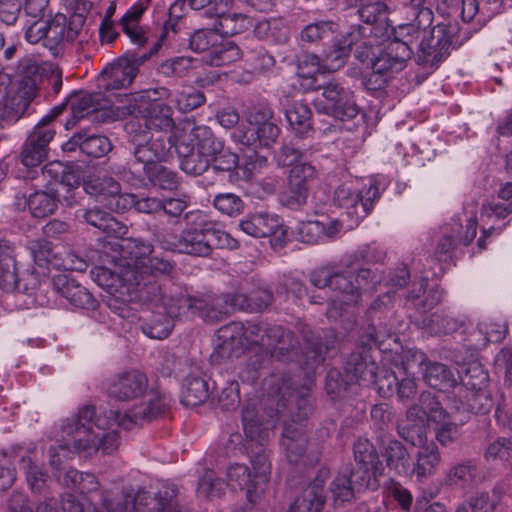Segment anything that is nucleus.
Segmentation results:
<instances>
[{"label":"nucleus","instance_id":"1","mask_svg":"<svg viewBox=\"0 0 512 512\" xmlns=\"http://www.w3.org/2000/svg\"><path fill=\"white\" fill-rule=\"evenodd\" d=\"M94 414L95 407L85 405L75 416L63 420L60 429L63 443L48 450L49 464L53 469L60 470L63 460L70 458L72 453L91 457L98 451L104 455L112 454L118 448L116 433H93L91 420Z\"/></svg>","mask_w":512,"mask_h":512},{"label":"nucleus","instance_id":"2","mask_svg":"<svg viewBox=\"0 0 512 512\" xmlns=\"http://www.w3.org/2000/svg\"><path fill=\"white\" fill-rule=\"evenodd\" d=\"M382 274L370 268H360L356 274L339 271L334 267H321L310 274V282L316 288L328 287L334 293V299L328 306L326 315L337 320L344 310L343 306H353L361 299L362 291L374 290L382 281Z\"/></svg>","mask_w":512,"mask_h":512},{"label":"nucleus","instance_id":"3","mask_svg":"<svg viewBox=\"0 0 512 512\" xmlns=\"http://www.w3.org/2000/svg\"><path fill=\"white\" fill-rule=\"evenodd\" d=\"M274 382L278 384L277 393L281 397L282 406L286 405L285 402L288 404L295 402L298 409L297 419L292 418L291 421L284 422L281 438V446L288 461L298 462L304 455L307 445L303 422L311 410L307 398L308 389H296L291 377L281 376L275 378Z\"/></svg>","mask_w":512,"mask_h":512},{"label":"nucleus","instance_id":"4","mask_svg":"<svg viewBox=\"0 0 512 512\" xmlns=\"http://www.w3.org/2000/svg\"><path fill=\"white\" fill-rule=\"evenodd\" d=\"M153 247L150 243L142 241L129 242L124 255V270L121 272L113 271L105 266H96L91 270L92 279L100 287L106 289L109 293L117 290L123 282L138 281V276L130 277L129 273H153V268L157 269L159 261L151 258Z\"/></svg>","mask_w":512,"mask_h":512},{"label":"nucleus","instance_id":"5","mask_svg":"<svg viewBox=\"0 0 512 512\" xmlns=\"http://www.w3.org/2000/svg\"><path fill=\"white\" fill-rule=\"evenodd\" d=\"M196 227L183 231L180 237L171 233L162 235V249L207 257L216 248H223L229 241V235L216 228L211 222L204 221L201 213L196 215Z\"/></svg>","mask_w":512,"mask_h":512},{"label":"nucleus","instance_id":"6","mask_svg":"<svg viewBox=\"0 0 512 512\" xmlns=\"http://www.w3.org/2000/svg\"><path fill=\"white\" fill-rule=\"evenodd\" d=\"M471 36L458 23H440L424 36L418 46L416 61L419 65H434L446 58L451 48L460 47Z\"/></svg>","mask_w":512,"mask_h":512},{"label":"nucleus","instance_id":"7","mask_svg":"<svg viewBox=\"0 0 512 512\" xmlns=\"http://www.w3.org/2000/svg\"><path fill=\"white\" fill-rule=\"evenodd\" d=\"M323 99L316 102L318 112L346 121L354 119L359 113L354 93L337 80H330L319 86Z\"/></svg>","mask_w":512,"mask_h":512},{"label":"nucleus","instance_id":"8","mask_svg":"<svg viewBox=\"0 0 512 512\" xmlns=\"http://www.w3.org/2000/svg\"><path fill=\"white\" fill-rule=\"evenodd\" d=\"M168 144L167 152L162 153V162H172L181 156H189L195 150V127L190 123H179L176 125L171 118L170 107H167V113L162 106V134Z\"/></svg>","mask_w":512,"mask_h":512},{"label":"nucleus","instance_id":"9","mask_svg":"<svg viewBox=\"0 0 512 512\" xmlns=\"http://www.w3.org/2000/svg\"><path fill=\"white\" fill-rule=\"evenodd\" d=\"M159 414L160 398L156 396L145 408H143L142 411L135 413L134 416L113 410L104 413H98L95 410V414L91 420V426L94 434H99L100 432L108 434L110 432H114L118 435L115 430L108 429H110L114 424H117L119 427L129 430L132 429L139 420L149 422L157 418ZM117 442L119 443V436H117Z\"/></svg>","mask_w":512,"mask_h":512},{"label":"nucleus","instance_id":"10","mask_svg":"<svg viewBox=\"0 0 512 512\" xmlns=\"http://www.w3.org/2000/svg\"><path fill=\"white\" fill-rule=\"evenodd\" d=\"M308 149L297 147L294 143L284 144L278 154L277 163L282 167H291L288 176L289 184L310 190L312 182L317 177L316 168L307 158Z\"/></svg>","mask_w":512,"mask_h":512},{"label":"nucleus","instance_id":"11","mask_svg":"<svg viewBox=\"0 0 512 512\" xmlns=\"http://www.w3.org/2000/svg\"><path fill=\"white\" fill-rule=\"evenodd\" d=\"M34 445H14L9 448L10 457L18 461L20 470L25 474L26 482L34 494L45 495L49 490L50 477L45 469L35 460Z\"/></svg>","mask_w":512,"mask_h":512},{"label":"nucleus","instance_id":"12","mask_svg":"<svg viewBox=\"0 0 512 512\" xmlns=\"http://www.w3.org/2000/svg\"><path fill=\"white\" fill-rule=\"evenodd\" d=\"M403 40L395 37L390 40L375 58L371 60V69L386 73L390 77L402 71L413 55L412 37Z\"/></svg>","mask_w":512,"mask_h":512},{"label":"nucleus","instance_id":"13","mask_svg":"<svg viewBox=\"0 0 512 512\" xmlns=\"http://www.w3.org/2000/svg\"><path fill=\"white\" fill-rule=\"evenodd\" d=\"M17 72L19 75L17 94L11 98V101L16 108V115L21 117L37 95L41 76L37 62L30 57L19 61Z\"/></svg>","mask_w":512,"mask_h":512},{"label":"nucleus","instance_id":"14","mask_svg":"<svg viewBox=\"0 0 512 512\" xmlns=\"http://www.w3.org/2000/svg\"><path fill=\"white\" fill-rule=\"evenodd\" d=\"M268 342L265 351L272 357L283 362L299 360V343L293 332L282 326H268Z\"/></svg>","mask_w":512,"mask_h":512},{"label":"nucleus","instance_id":"15","mask_svg":"<svg viewBox=\"0 0 512 512\" xmlns=\"http://www.w3.org/2000/svg\"><path fill=\"white\" fill-rule=\"evenodd\" d=\"M234 302L233 294L192 298L191 314L199 316L206 322H219L236 309Z\"/></svg>","mask_w":512,"mask_h":512},{"label":"nucleus","instance_id":"16","mask_svg":"<svg viewBox=\"0 0 512 512\" xmlns=\"http://www.w3.org/2000/svg\"><path fill=\"white\" fill-rule=\"evenodd\" d=\"M110 101L102 99L101 93H86V92H75L72 93L66 103L61 104L63 109L69 105L71 109V118L65 123V128L68 130L76 125V123L92 114L99 111L108 110V104Z\"/></svg>","mask_w":512,"mask_h":512},{"label":"nucleus","instance_id":"17","mask_svg":"<svg viewBox=\"0 0 512 512\" xmlns=\"http://www.w3.org/2000/svg\"><path fill=\"white\" fill-rule=\"evenodd\" d=\"M83 189L109 210H121V198L124 194H121V185L114 178H90L83 183Z\"/></svg>","mask_w":512,"mask_h":512},{"label":"nucleus","instance_id":"18","mask_svg":"<svg viewBox=\"0 0 512 512\" xmlns=\"http://www.w3.org/2000/svg\"><path fill=\"white\" fill-rule=\"evenodd\" d=\"M51 286L55 293L65 298L74 307L82 309L96 308L97 302L88 289L65 274L53 276Z\"/></svg>","mask_w":512,"mask_h":512},{"label":"nucleus","instance_id":"19","mask_svg":"<svg viewBox=\"0 0 512 512\" xmlns=\"http://www.w3.org/2000/svg\"><path fill=\"white\" fill-rule=\"evenodd\" d=\"M148 380L146 376L137 371L121 373L111 379L108 393L109 396L121 400H131L141 396L147 389Z\"/></svg>","mask_w":512,"mask_h":512},{"label":"nucleus","instance_id":"20","mask_svg":"<svg viewBox=\"0 0 512 512\" xmlns=\"http://www.w3.org/2000/svg\"><path fill=\"white\" fill-rule=\"evenodd\" d=\"M245 325L241 322H231L222 326L217 332L215 353L220 359L238 357L244 350L243 335Z\"/></svg>","mask_w":512,"mask_h":512},{"label":"nucleus","instance_id":"21","mask_svg":"<svg viewBox=\"0 0 512 512\" xmlns=\"http://www.w3.org/2000/svg\"><path fill=\"white\" fill-rule=\"evenodd\" d=\"M377 365L366 351L353 352L346 364L345 374L347 381L359 385H370L376 381Z\"/></svg>","mask_w":512,"mask_h":512},{"label":"nucleus","instance_id":"22","mask_svg":"<svg viewBox=\"0 0 512 512\" xmlns=\"http://www.w3.org/2000/svg\"><path fill=\"white\" fill-rule=\"evenodd\" d=\"M419 364L423 368V380L432 388L448 390L457 386V378L453 371L445 364L432 362L420 353Z\"/></svg>","mask_w":512,"mask_h":512},{"label":"nucleus","instance_id":"23","mask_svg":"<svg viewBox=\"0 0 512 512\" xmlns=\"http://www.w3.org/2000/svg\"><path fill=\"white\" fill-rule=\"evenodd\" d=\"M77 492L83 495L87 502L95 503V506L101 505L107 512L121 510L119 505H114L111 501L110 492L101 486L98 478L92 473H83Z\"/></svg>","mask_w":512,"mask_h":512},{"label":"nucleus","instance_id":"24","mask_svg":"<svg viewBox=\"0 0 512 512\" xmlns=\"http://www.w3.org/2000/svg\"><path fill=\"white\" fill-rule=\"evenodd\" d=\"M257 483L258 481L252 479L251 473L245 465L234 464L231 465L227 471L226 486H229L232 490L242 492L250 507L254 505L259 498V493L256 488Z\"/></svg>","mask_w":512,"mask_h":512},{"label":"nucleus","instance_id":"25","mask_svg":"<svg viewBox=\"0 0 512 512\" xmlns=\"http://www.w3.org/2000/svg\"><path fill=\"white\" fill-rule=\"evenodd\" d=\"M289 102L288 98L285 99V102L281 100L290 127L300 137L308 136L309 132L312 131V111L310 107L303 101Z\"/></svg>","mask_w":512,"mask_h":512},{"label":"nucleus","instance_id":"26","mask_svg":"<svg viewBox=\"0 0 512 512\" xmlns=\"http://www.w3.org/2000/svg\"><path fill=\"white\" fill-rule=\"evenodd\" d=\"M239 227L249 236L262 238L275 234L281 228V222L277 215L256 213L242 219Z\"/></svg>","mask_w":512,"mask_h":512},{"label":"nucleus","instance_id":"27","mask_svg":"<svg viewBox=\"0 0 512 512\" xmlns=\"http://www.w3.org/2000/svg\"><path fill=\"white\" fill-rule=\"evenodd\" d=\"M150 4L151 0H139L132 5L120 19L123 32L138 46H143L147 42V37L144 31L139 27V22Z\"/></svg>","mask_w":512,"mask_h":512},{"label":"nucleus","instance_id":"28","mask_svg":"<svg viewBox=\"0 0 512 512\" xmlns=\"http://www.w3.org/2000/svg\"><path fill=\"white\" fill-rule=\"evenodd\" d=\"M416 463L411 472L419 482H423L433 476L441 462V455L435 443L419 446Z\"/></svg>","mask_w":512,"mask_h":512},{"label":"nucleus","instance_id":"29","mask_svg":"<svg viewBox=\"0 0 512 512\" xmlns=\"http://www.w3.org/2000/svg\"><path fill=\"white\" fill-rule=\"evenodd\" d=\"M165 310L162 314V339L167 337L174 328V321L192 310V298L180 293L162 301Z\"/></svg>","mask_w":512,"mask_h":512},{"label":"nucleus","instance_id":"30","mask_svg":"<svg viewBox=\"0 0 512 512\" xmlns=\"http://www.w3.org/2000/svg\"><path fill=\"white\" fill-rule=\"evenodd\" d=\"M103 75L106 77L105 89L110 91L128 88L137 74L135 68L121 56L105 68Z\"/></svg>","mask_w":512,"mask_h":512},{"label":"nucleus","instance_id":"31","mask_svg":"<svg viewBox=\"0 0 512 512\" xmlns=\"http://www.w3.org/2000/svg\"><path fill=\"white\" fill-rule=\"evenodd\" d=\"M158 141L138 145L135 149V158L143 164V170L149 180L156 184L160 178V154Z\"/></svg>","mask_w":512,"mask_h":512},{"label":"nucleus","instance_id":"32","mask_svg":"<svg viewBox=\"0 0 512 512\" xmlns=\"http://www.w3.org/2000/svg\"><path fill=\"white\" fill-rule=\"evenodd\" d=\"M60 202V190L35 191L27 200L29 210L33 217L44 218L53 214Z\"/></svg>","mask_w":512,"mask_h":512},{"label":"nucleus","instance_id":"33","mask_svg":"<svg viewBox=\"0 0 512 512\" xmlns=\"http://www.w3.org/2000/svg\"><path fill=\"white\" fill-rule=\"evenodd\" d=\"M357 42L355 32H348L344 40L333 43L323 57L324 69L328 72L340 69L349 57L352 45Z\"/></svg>","mask_w":512,"mask_h":512},{"label":"nucleus","instance_id":"34","mask_svg":"<svg viewBox=\"0 0 512 512\" xmlns=\"http://www.w3.org/2000/svg\"><path fill=\"white\" fill-rule=\"evenodd\" d=\"M431 5L430 0H410L407 13L415 24L401 27V33L406 32L405 35L409 36L411 31L419 33V30L429 27L433 22Z\"/></svg>","mask_w":512,"mask_h":512},{"label":"nucleus","instance_id":"35","mask_svg":"<svg viewBox=\"0 0 512 512\" xmlns=\"http://www.w3.org/2000/svg\"><path fill=\"white\" fill-rule=\"evenodd\" d=\"M386 466L398 475H407L410 468V455L398 440H390L382 453Z\"/></svg>","mask_w":512,"mask_h":512},{"label":"nucleus","instance_id":"36","mask_svg":"<svg viewBox=\"0 0 512 512\" xmlns=\"http://www.w3.org/2000/svg\"><path fill=\"white\" fill-rule=\"evenodd\" d=\"M140 112L146 118L145 125L148 130L159 131L160 97L157 89H148L137 95Z\"/></svg>","mask_w":512,"mask_h":512},{"label":"nucleus","instance_id":"37","mask_svg":"<svg viewBox=\"0 0 512 512\" xmlns=\"http://www.w3.org/2000/svg\"><path fill=\"white\" fill-rule=\"evenodd\" d=\"M217 20L214 23V28L220 36H232L239 34L252 26V21L242 13H227L215 14Z\"/></svg>","mask_w":512,"mask_h":512},{"label":"nucleus","instance_id":"38","mask_svg":"<svg viewBox=\"0 0 512 512\" xmlns=\"http://www.w3.org/2000/svg\"><path fill=\"white\" fill-rule=\"evenodd\" d=\"M356 466L371 467L375 475H382L384 468L374 445L367 439H358L353 445Z\"/></svg>","mask_w":512,"mask_h":512},{"label":"nucleus","instance_id":"39","mask_svg":"<svg viewBox=\"0 0 512 512\" xmlns=\"http://www.w3.org/2000/svg\"><path fill=\"white\" fill-rule=\"evenodd\" d=\"M63 111V106H56L53 108L49 115L43 117L30 132L27 139L31 140L36 145L49 148L50 142L56 135V129L53 125L54 119Z\"/></svg>","mask_w":512,"mask_h":512},{"label":"nucleus","instance_id":"40","mask_svg":"<svg viewBox=\"0 0 512 512\" xmlns=\"http://www.w3.org/2000/svg\"><path fill=\"white\" fill-rule=\"evenodd\" d=\"M172 96L171 92L167 88L162 87V100L166 99L169 102L165 105H162L167 113V107H170V113L172 114L171 104L174 105L179 111L187 112L192 111L193 109L198 108L205 102V96L200 91H193L189 89V91H182L176 94L174 99L170 100Z\"/></svg>","mask_w":512,"mask_h":512},{"label":"nucleus","instance_id":"41","mask_svg":"<svg viewBox=\"0 0 512 512\" xmlns=\"http://www.w3.org/2000/svg\"><path fill=\"white\" fill-rule=\"evenodd\" d=\"M195 149L208 161L225 148L224 142L217 138L213 131L205 125L195 126Z\"/></svg>","mask_w":512,"mask_h":512},{"label":"nucleus","instance_id":"42","mask_svg":"<svg viewBox=\"0 0 512 512\" xmlns=\"http://www.w3.org/2000/svg\"><path fill=\"white\" fill-rule=\"evenodd\" d=\"M187 208V202L182 198H171L162 195V230L168 232V227H181L183 218L188 219L189 214L183 216L184 210Z\"/></svg>","mask_w":512,"mask_h":512},{"label":"nucleus","instance_id":"43","mask_svg":"<svg viewBox=\"0 0 512 512\" xmlns=\"http://www.w3.org/2000/svg\"><path fill=\"white\" fill-rule=\"evenodd\" d=\"M234 305L236 309L250 312H258L267 308L273 301V294L267 289L259 288L250 294L236 293Z\"/></svg>","mask_w":512,"mask_h":512},{"label":"nucleus","instance_id":"44","mask_svg":"<svg viewBox=\"0 0 512 512\" xmlns=\"http://www.w3.org/2000/svg\"><path fill=\"white\" fill-rule=\"evenodd\" d=\"M425 325L432 334L448 335L458 331L464 325V320L451 313L438 311L425 321Z\"/></svg>","mask_w":512,"mask_h":512},{"label":"nucleus","instance_id":"45","mask_svg":"<svg viewBox=\"0 0 512 512\" xmlns=\"http://www.w3.org/2000/svg\"><path fill=\"white\" fill-rule=\"evenodd\" d=\"M116 102L111 105L108 104L110 112H104L102 116L106 121L107 119L125 118L130 115L142 114L140 112V104L137 95L133 94H117L115 95ZM111 103V101L109 102Z\"/></svg>","mask_w":512,"mask_h":512},{"label":"nucleus","instance_id":"46","mask_svg":"<svg viewBox=\"0 0 512 512\" xmlns=\"http://www.w3.org/2000/svg\"><path fill=\"white\" fill-rule=\"evenodd\" d=\"M115 505L121 507L119 512H159L158 501L144 490L125 495L123 504Z\"/></svg>","mask_w":512,"mask_h":512},{"label":"nucleus","instance_id":"47","mask_svg":"<svg viewBox=\"0 0 512 512\" xmlns=\"http://www.w3.org/2000/svg\"><path fill=\"white\" fill-rule=\"evenodd\" d=\"M512 212V183H506L498 193L497 200L486 203L482 207V216L498 219L505 218Z\"/></svg>","mask_w":512,"mask_h":512},{"label":"nucleus","instance_id":"48","mask_svg":"<svg viewBox=\"0 0 512 512\" xmlns=\"http://www.w3.org/2000/svg\"><path fill=\"white\" fill-rule=\"evenodd\" d=\"M76 218L106 233L114 232L117 225L116 220L109 212L96 207L77 210Z\"/></svg>","mask_w":512,"mask_h":512},{"label":"nucleus","instance_id":"49","mask_svg":"<svg viewBox=\"0 0 512 512\" xmlns=\"http://www.w3.org/2000/svg\"><path fill=\"white\" fill-rule=\"evenodd\" d=\"M209 398L208 383L199 377H188L182 396V403L185 406H199Z\"/></svg>","mask_w":512,"mask_h":512},{"label":"nucleus","instance_id":"50","mask_svg":"<svg viewBox=\"0 0 512 512\" xmlns=\"http://www.w3.org/2000/svg\"><path fill=\"white\" fill-rule=\"evenodd\" d=\"M417 404L423 410L429 421L440 423L450 417V413L443 408L437 395L431 391H423L418 398Z\"/></svg>","mask_w":512,"mask_h":512},{"label":"nucleus","instance_id":"51","mask_svg":"<svg viewBox=\"0 0 512 512\" xmlns=\"http://www.w3.org/2000/svg\"><path fill=\"white\" fill-rule=\"evenodd\" d=\"M329 349V345L323 343L318 338H307L305 352L299 353V360L296 361L303 368L313 370L324 361V353Z\"/></svg>","mask_w":512,"mask_h":512},{"label":"nucleus","instance_id":"52","mask_svg":"<svg viewBox=\"0 0 512 512\" xmlns=\"http://www.w3.org/2000/svg\"><path fill=\"white\" fill-rule=\"evenodd\" d=\"M379 11L378 4L366 5L357 9L356 14L358 15V18L361 22L366 24V26L357 24L351 27L352 30L350 32H355V37H357L358 41L373 34L375 29L373 25L379 18Z\"/></svg>","mask_w":512,"mask_h":512},{"label":"nucleus","instance_id":"53","mask_svg":"<svg viewBox=\"0 0 512 512\" xmlns=\"http://www.w3.org/2000/svg\"><path fill=\"white\" fill-rule=\"evenodd\" d=\"M209 63L212 66H223L235 62L241 58L239 47L232 41L226 40L211 50L209 54Z\"/></svg>","mask_w":512,"mask_h":512},{"label":"nucleus","instance_id":"54","mask_svg":"<svg viewBox=\"0 0 512 512\" xmlns=\"http://www.w3.org/2000/svg\"><path fill=\"white\" fill-rule=\"evenodd\" d=\"M399 370V378L395 394L402 402L411 400L417 393V383L415 377L411 373V364L409 362L402 363Z\"/></svg>","mask_w":512,"mask_h":512},{"label":"nucleus","instance_id":"55","mask_svg":"<svg viewBox=\"0 0 512 512\" xmlns=\"http://www.w3.org/2000/svg\"><path fill=\"white\" fill-rule=\"evenodd\" d=\"M397 432L402 439L413 446H422L427 440L426 424L400 420L397 425Z\"/></svg>","mask_w":512,"mask_h":512},{"label":"nucleus","instance_id":"56","mask_svg":"<svg viewBox=\"0 0 512 512\" xmlns=\"http://www.w3.org/2000/svg\"><path fill=\"white\" fill-rule=\"evenodd\" d=\"M66 34V16L64 14L58 13L51 21H45V46L52 49L61 42L68 41Z\"/></svg>","mask_w":512,"mask_h":512},{"label":"nucleus","instance_id":"57","mask_svg":"<svg viewBox=\"0 0 512 512\" xmlns=\"http://www.w3.org/2000/svg\"><path fill=\"white\" fill-rule=\"evenodd\" d=\"M111 149L112 145L106 136L87 135L85 131H82V153L90 157L100 158L105 156Z\"/></svg>","mask_w":512,"mask_h":512},{"label":"nucleus","instance_id":"58","mask_svg":"<svg viewBox=\"0 0 512 512\" xmlns=\"http://www.w3.org/2000/svg\"><path fill=\"white\" fill-rule=\"evenodd\" d=\"M462 396L466 397L468 401L469 415L470 414H486L488 413L494 403L490 394L486 390H469L464 388Z\"/></svg>","mask_w":512,"mask_h":512},{"label":"nucleus","instance_id":"59","mask_svg":"<svg viewBox=\"0 0 512 512\" xmlns=\"http://www.w3.org/2000/svg\"><path fill=\"white\" fill-rule=\"evenodd\" d=\"M475 463L472 460L451 467L445 476V484L450 487H462L472 480Z\"/></svg>","mask_w":512,"mask_h":512},{"label":"nucleus","instance_id":"60","mask_svg":"<svg viewBox=\"0 0 512 512\" xmlns=\"http://www.w3.org/2000/svg\"><path fill=\"white\" fill-rule=\"evenodd\" d=\"M348 476L358 493L367 489L375 491L380 485L379 477L381 475H375L371 467L356 466Z\"/></svg>","mask_w":512,"mask_h":512},{"label":"nucleus","instance_id":"61","mask_svg":"<svg viewBox=\"0 0 512 512\" xmlns=\"http://www.w3.org/2000/svg\"><path fill=\"white\" fill-rule=\"evenodd\" d=\"M225 482L216 477L214 471L208 470L199 481L197 494L199 497L212 499L220 497L224 493Z\"/></svg>","mask_w":512,"mask_h":512},{"label":"nucleus","instance_id":"62","mask_svg":"<svg viewBox=\"0 0 512 512\" xmlns=\"http://www.w3.org/2000/svg\"><path fill=\"white\" fill-rule=\"evenodd\" d=\"M30 250L39 268H54V262H59L60 257L53 253L51 243L46 240L31 242Z\"/></svg>","mask_w":512,"mask_h":512},{"label":"nucleus","instance_id":"63","mask_svg":"<svg viewBox=\"0 0 512 512\" xmlns=\"http://www.w3.org/2000/svg\"><path fill=\"white\" fill-rule=\"evenodd\" d=\"M334 201L339 207L346 210V215L350 218L351 222L348 225L349 228L357 226L358 224H353V214L351 212L359 206V201H361L360 194L342 185L336 189Z\"/></svg>","mask_w":512,"mask_h":512},{"label":"nucleus","instance_id":"64","mask_svg":"<svg viewBox=\"0 0 512 512\" xmlns=\"http://www.w3.org/2000/svg\"><path fill=\"white\" fill-rule=\"evenodd\" d=\"M330 492L337 503L351 501L358 493L347 474H339L330 484Z\"/></svg>","mask_w":512,"mask_h":512}]
</instances>
